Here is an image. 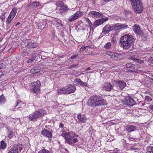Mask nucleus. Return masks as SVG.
Listing matches in <instances>:
<instances>
[{
    "mask_svg": "<svg viewBox=\"0 0 153 153\" xmlns=\"http://www.w3.org/2000/svg\"><path fill=\"white\" fill-rule=\"evenodd\" d=\"M23 149V147L20 144H16L11 148L8 153H20Z\"/></svg>",
    "mask_w": 153,
    "mask_h": 153,
    "instance_id": "7",
    "label": "nucleus"
},
{
    "mask_svg": "<svg viewBox=\"0 0 153 153\" xmlns=\"http://www.w3.org/2000/svg\"><path fill=\"white\" fill-rule=\"evenodd\" d=\"M81 86H83V87H87L88 86V85H87V83L85 82H83L82 81H81V82L80 83V84H79Z\"/></svg>",
    "mask_w": 153,
    "mask_h": 153,
    "instance_id": "43",
    "label": "nucleus"
},
{
    "mask_svg": "<svg viewBox=\"0 0 153 153\" xmlns=\"http://www.w3.org/2000/svg\"><path fill=\"white\" fill-rule=\"evenodd\" d=\"M62 136L64 137L65 141L66 142H68V140L67 139V133H62Z\"/></svg>",
    "mask_w": 153,
    "mask_h": 153,
    "instance_id": "44",
    "label": "nucleus"
},
{
    "mask_svg": "<svg viewBox=\"0 0 153 153\" xmlns=\"http://www.w3.org/2000/svg\"><path fill=\"white\" fill-rule=\"evenodd\" d=\"M112 82L115 84L114 87V90L115 91H119L126 86V82L123 81L112 80Z\"/></svg>",
    "mask_w": 153,
    "mask_h": 153,
    "instance_id": "4",
    "label": "nucleus"
},
{
    "mask_svg": "<svg viewBox=\"0 0 153 153\" xmlns=\"http://www.w3.org/2000/svg\"><path fill=\"white\" fill-rule=\"evenodd\" d=\"M8 137L9 138H11L13 136V132L12 131L9 130L8 131Z\"/></svg>",
    "mask_w": 153,
    "mask_h": 153,
    "instance_id": "41",
    "label": "nucleus"
},
{
    "mask_svg": "<svg viewBox=\"0 0 153 153\" xmlns=\"http://www.w3.org/2000/svg\"><path fill=\"white\" fill-rule=\"evenodd\" d=\"M6 100L3 94L0 96V104H3L6 102Z\"/></svg>",
    "mask_w": 153,
    "mask_h": 153,
    "instance_id": "30",
    "label": "nucleus"
},
{
    "mask_svg": "<svg viewBox=\"0 0 153 153\" xmlns=\"http://www.w3.org/2000/svg\"><path fill=\"white\" fill-rule=\"evenodd\" d=\"M59 127L61 128H63V125L61 123L59 124Z\"/></svg>",
    "mask_w": 153,
    "mask_h": 153,
    "instance_id": "57",
    "label": "nucleus"
},
{
    "mask_svg": "<svg viewBox=\"0 0 153 153\" xmlns=\"http://www.w3.org/2000/svg\"><path fill=\"white\" fill-rule=\"evenodd\" d=\"M133 65L131 62L127 63L126 64V67L128 68H130L132 70Z\"/></svg>",
    "mask_w": 153,
    "mask_h": 153,
    "instance_id": "35",
    "label": "nucleus"
},
{
    "mask_svg": "<svg viewBox=\"0 0 153 153\" xmlns=\"http://www.w3.org/2000/svg\"><path fill=\"white\" fill-rule=\"evenodd\" d=\"M46 24V22L44 21L39 22L38 25L39 28L41 30L44 29L45 28Z\"/></svg>",
    "mask_w": 153,
    "mask_h": 153,
    "instance_id": "25",
    "label": "nucleus"
},
{
    "mask_svg": "<svg viewBox=\"0 0 153 153\" xmlns=\"http://www.w3.org/2000/svg\"><path fill=\"white\" fill-rule=\"evenodd\" d=\"M135 71H133V70H128L126 72L127 73H129V72H130V73H132V72H134Z\"/></svg>",
    "mask_w": 153,
    "mask_h": 153,
    "instance_id": "54",
    "label": "nucleus"
},
{
    "mask_svg": "<svg viewBox=\"0 0 153 153\" xmlns=\"http://www.w3.org/2000/svg\"><path fill=\"white\" fill-rule=\"evenodd\" d=\"M137 59H136L135 57L133 58V59L132 60L133 61L135 62H137Z\"/></svg>",
    "mask_w": 153,
    "mask_h": 153,
    "instance_id": "56",
    "label": "nucleus"
},
{
    "mask_svg": "<svg viewBox=\"0 0 153 153\" xmlns=\"http://www.w3.org/2000/svg\"><path fill=\"white\" fill-rule=\"evenodd\" d=\"M17 9L16 8L13 9L10 13L9 16L13 18H14L17 13Z\"/></svg>",
    "mask_w": 153,
    "mask_h": 153,
    "instance_id": "26",
    "label": "nucleus"
},
{
    "mask_svg": "<svg viewBox=\"0 0 153 153\" xmlns=\"http://www.w3.org/2000/svg\"><path fill=\"white\" fill-rule=\"evenodd\" d=\"M38 153H50V152L48 150L43 149L40 150Z\"/></svg>",
    "mask_w": 153,
    "mask_h": 153,
    "instance_id": "38",
    "label": "nucleus"
},
{
    "mask_svg": "<svg viewBox=\"0 0 153 153\" xmlns=\"http://www.w3.org/2000/svg\"><path fill=\"white\" fill-rule=\"evenodd\" d=\"M16 104L15 106V107H18V108L19 109L21 108L22 106L23 105V102L22 101H16Z\"/></svg>",
    "mask_w": 153,
    "mask_h": 153,
    "instance_id": "32",
    "label": "nucleus"
},
{
    "mask_svg": "<svg viewBox=\"0 0 153 153\" xmlns=\"http://www.w3.org/2000/svg\"><path fill=\"white\" fill-rule=\"evenodd\" d=\"M101 19L102 20L103 23L104 22L107 21L108 19V17H106L105 18H102Z\"/></svg>",
    "mask_w": 153,
    "mask_h": 153,
    "instance_id": "53",
    "label": "nucleus"
},
{
    "mask_svg": "<svg viewBox=\"0 0 153 153\" xmlns=\"http://www.w3.org/2000/svg\"><path fill=\"white\" fill-rule=\"evenodd\" d=\"M6 144L5 143L4 141L3 140L1 141V142L0 149H4L6 148Z\"/></svg>",
    "mask_w": 153,
    "mask_h": 153,
    "instance_id": "33",
    "label": "nucleus"
},
{
    "mask_svg": "<svg viewBox=\"0 0 153 153\" xmlns=\"http://www.w3.org/2000/svg\"><path fill=\"white\" fill-rule=\"evenodd\" d=\"M36 56V55L35 53H33L32 54V58L28 59L27 61V63H32L33 62L35 59Z\"/></svg>",
    "mask_w": 153,
    "mask_h": 153,
    "instance_id": "28",
    "label": "nucleus"
},
{
    "mask_svg": "<svg viewBox=\"0 0 153 153\" xmlns=\"http://www.w3.org/2000/svg\"><path fill=\"white\" fill-rule=\"evenodd\" d=\"M32 4L33 7L36 8L39 5V2L38 1H35L32 3Z\"/></svg>",
    "mask_w": 153,
    "mask_h": 153,
    "instance_id": "39",
    "label": "nucleus"
},
{
    "mask_svg": "<svg viewBox=\"0 0 153 153\" xmlns=\"http://www.w3.org/2000/svg\"><path fill=\"white\" fill-rule=\"evenodd\" d=\"M105 54L110 56V58L116 61H118L120 57L121 54L111 51H108Z\"/></svg>",
    "mask_w": 153,
    "mask_h": 153,
    "instance_id": "9",
    "label": "nucleus"
},
{
    "mask_svg": "<svg viewBox=\"0 0 153 153\" xmlns=\"http://www.w3.org/2000/svg\"><path fill=\"white\" fill-rule=\"evenodd\" d=\"M55 5L58 7H60L63 6L64 4L63 2L62 1L60 0L57 1L55 3Z\"/></svg>",
    "mask_w": 153,
    "mask_h": 153,
    "instance_id": "31",
    "label": "nucleus"
},
{
    "mask_svg": "<svg viewBox=\"0 0 153 153\" xmlns=\"http://www.w3.org/2000/svg\"><path fill=\"white\" fill-rule=\"evenodd\" d=\"M4 73L3 72L1 71L0 72V77L2 76L3 74Z\"/></svg>",
    "mask_w": 153,
    "mask_h": 153,
    "instance_id": "60",
    "label": "nucleus"
},
{
    "mask_svg": "<svg viewBox=\"0 0 153 153\" xmlns=\"http://www.w3.org/2000/svg\"><path fill=\"white\" fill-rule=\"evenodd\" d=\"M141 1V0H139L131 4L132 8L136 13H141L143 11L144 8Z\"/></svg>",
    "mask_w": 153,
    "mask_h": 153,
    "instance_id": "3",
    "label": "nucleus"
},
{
    "mask_svg": "<svg viewBox=\"0 0 153 153\" xmlns=\"http://www.w3.org/2000/svg\"><path fill=\"white\" fill-rule=\"evenodd\" d=\"M86 20V22L88 23L90 27V29L91 30L93 28L92 23L88 18H87Z\"/></svg>",
    "mask_w": 153,
    "mask_h": 153,
    "instance_id": "36",
    "label": "nucleus"
},
{
    "mask_svg": "<svg viewBox=\"0 0 153 153\" xmlns=\"http://www.w3.org/2000/svg\"><path fill=\"white\" fill-rule=\"evenodd\" d=\"M5 67V65L1 63H0V69H3Z\"/></svg>",
    "mask_w": 153,
    "mask_h": 153,
    "instance_id": "51",
    "label": "nucleus"
},
{
    "mask_svg": "<svg viewBox=\"0 0 153 153\" xmlns=\"http://www.w3.org/2000/svg\"><path fill=\"white\" fill-rule=\"evenodd\" d=\"M103 0V1H105V2H108L110 1L111 0Z\"/></svg>",
    "mask_w": 153,
    "mask_h": 153,
    "instance_id": "63",
    "label": "nucleus"
},
{
    "mask_svg": "<svg viewBox=\"0 0 153 153\" xmlns=\"http://www.w3.org/2000/svg\"><path fill=\"white\" fill-rule=\"evenodd\" d=\"M144 61L143 60H140L139 59H137V63H138L140 64L144 63Z\"/></svg>",
    "mask_w": 153,
    "mask_h": 153,
    "instance_id": "48",
    "label": "nucleus"
},
{
    "mask_svg": "<svg viewBox=\"0 0 153 153\" xmlns=\"http://www.w3.org/2000/svg\"><path fill=\"white\" fill-rule=\"evenodd\" d=\"M96 100L95 106L105 105V101L102 98L99 96H97Z\"/></svg>",
    "mask_w": 153,
    "mask_h": 153,
    "instance_id": "11",
    "label": "nucleus"
},
{
    "mask_svg": "<svg viewBox=\"0 0 153 153\" xmlns=\"http://www.w3.org/2000/svg\"><path fill=\"white\" fill-rule=\"evenodd\" d=\"M91 69V68L90 67H88L87 68H86L85 69L86 71H87L88 70H90Z\"/></svg>",
    "mask_w": 153,
    "mask_h": 153,
    "instance_id": "64",
    "label": "nucleus"
},
{
    "mask_svg": "<svg viewBox=\"0 0 153 153\" xmlns=\"http://www.w3.org/2000/svg\"><path fill=\"white\" fill-rule=\"evenodd\" d=\"M130 149H131L132 150H136L137 151H139V149L138 148H135L134 146H132L130 147Z\"/></svg>",
    "mask_w": 153,
    "mask_h": 153,
    "instance_id": "50",
    "label": "nucleus"
},
{
    "mask_svg": "<svg viewBox=\"0 0 153 153\" xmlns=\"http://www.w3.org/2000/svg\"><path fill=\"white\" fill-rule=\"evenodd\" d=\"M13 18L9 16L7 20V24H10L11 22V21L13 20Z\"/></svg>",
    "mask_w": 153,
    "mask_h": 153,
    "instance_id": "40",
    "label": "nucleus"
},
{
    "mask_svg": "<svg viewBox=\"0 0 153 153\" xmlns=\"http://www.w3.org/2000/svg\"><path fill=\"white\" fill-rule=\"evenodd\" d=\"M82 12L78 11L76 12L74 15L70 16L68 19V20L70 22H71L78 19L82 15Z\"/></svg>",
    "mask_w": 153,
    "mask_h": 153,
    "instance_id": "12",
    "label": "nucleus"
},
{
    "mask_svg": "<svg viewBox=\"0 0 153 153\" xmlns=\"http://www.w3.org/2000/svg\"><path fill=\"white\" fill-rule=\"evenodd\" d=\"M149 108L153 110V105H150Z\"/></svg>",
    "mask_w": 153,
    "mask_h": 153,
    "instance_id": "58",
    "label": "nucleus"
},
{
    "mask_svg": "<svg viewBox=\"0 0 153 153\" xmlns=\"http://www.w3.org/2000/svg\"><path fill=\"white\" fill-rule=\"evenodd\" d=\"M134 39L132 36L126 34L122 36L120 39V44L124 49H128L131 45Z\"/></svg>",
    "mask_w": 153,
    "mask_h": 153,
    "instance_id": "1",
    "label": "nucleus"
},
{
    "mask_svg": "<svg viewBox=\"0 0 153 153\" xmlns=\"http://www.w3.org/2000/svg\"><path fill=\"white\" fill-rule=\"evenodd\" d=\"M103 23L101 19H99L95 21L93 25V26H98Z\"/></svg>",
    "mask_w": 153,
    "mask_h": 153,
    "instance_id": "27",
    "label": "nucleus"
},
{
    "mask_svg": "<svg viewBox=\"0 0 153 153\" xmlns=\"http://www.w3.org/2000/svg\"><path fill=\"white\" fill-rule=\"evenodd\" d=\"M67 139L68 140V142H66L68 144L73 146V143H76L78 141V139L76 138L73 139L75 136V134L73 132H68L67 133Z\"/></svg>",
    "mask_w": 153,
    "mask_h": 153,
    "instance_id": "6",
    "label": "nucleus"
},
{
    "mask_svg": "<svg viewBox=\"0 0 153 153\" xmlns=\"http://www.w3.org/2000/svg\"><path fill=\"white\" fill-rule=\"evenodd\" d=\"M97 96H94L91 97L88 101V105L90 106H95Z\"/></svg>",
    "mask_w": 153,
    "mask_h": 153,
    "instance_id": "13",
    "label": "nucleus"
},
{
    "mask_svg": "<svg viewBox=\"0 0 153 153\" xmlns=\"http://www.w3.org/2000/svg\"><path fill=\"white\" fill-rule=\"evenodd\" d=\"M41 133L44 136L48 138H51L52 136L51 132L45 129L42 131Z\"/></svg>",
    "mask_w": 153,
    "mask_h": 153,
    "instance_id": "19",
    "label": "nucleus"
},
{
    "mask_svg": "<svg viewBox=\"0 0 153 153\" xmlns=\"http://www.w3.org/2000/svg\"><path fill=\"white\" fill-rule=\"evenodd\" d=\"M128 27L126 24H117L116 25L114 26L115 29H122L124 28H126Z\"/></svg>",
    "mask_w": 153,
    "mask_h": 153,
    "instance_id": "20",
    "label": "nucleus"
},
{
    "mask_svg": "<svg viewBox=\"0 0 153 153\" xmlns=\"http://www.w3.org/2000/svg\"><path fill=\"white\" fill-rule=\"evenodd\" d=\"M124 103L128 106H132L135 104L136 102L131 97L129 96L124 101Z\"/></svg>",
    "mask_w": 153,
    "mask_h": 153,
    "instance_id": "10",
    "label": "nucleus"
},
{
    "mask_svg": "<svg viewBox=\"0 0 153 153\" xmlns=\"http://www.w3.org/2000/svg\"><path fill=\"white\" fill-rule=\"evenodd\" d=\"M140 68V65L137 64H135L133 65V70L135 71L134 73H137V71H139Z\"/></svg>",
    "mask_w": 153,
    "mask_h": 153,
    "instance_id": "29",
    "label": "nucleus"
},
{
    "mask_svg": "<svg viewBox=\"0 0 153 153\" xmlns=\"http://www.w3.org/2000/svg\"><path fill=\"white\" fill-rule=\"evenodd\" d=\"M5 13L3 12L0 16V19H1L2 21L5 18Z\"/></svg>",
    "mask_w": 153,
    "mask_h": 153,
    "instance_id": "42",
    "label": "nucleus"
},
{
    "mask_svg": "<svg viewBox=\"0 0 153 153\" xmlns=\"http://www.w3.org/2000/svg\"><path fill=\"white\" fill-rule=\"evenodd\" d=\"M45 111L43 110H39L35 112L33 114H30L29 116L30 120L33 121L38 119L40 117L44 115Z\"/></svg>",
    "mask_w": 153,
    "mask_h": 153,
    "instance_id": "5",
    "label": "nucleus"
},
{
    "mask_svg": "<svg viewBox=\"0 0 153 153\" xmlns=\"http://www.w3.org/2000/svg\"><path fill=\"white\" fill-rule=\"evenodd\" d=\"M40 70L38 66H35L32 68L30 70V72L33 74H35L40 72Z\"/></svg>",
    "mask_w": 153,
    "mask_h": 153,
    "instance_id": "22",
    "label": "nucleus"
},
{
    "mask_svg": "<svg viewBox=\"0 0 153 153\" xmlns=\"http://www.w3.org/2000/svg\"><path fill=\"white\" fill-rule=\"evenodd\" d=\"M46 56H41V58L42 59H45Z\"/></svg>",
    "mask_w": 153,
    "mask_h": 153,
    "instance_id": "61",
    "label": "nucleus"
},
{
    "mask_svg": "<svg viewBox=\"0 0 153 153\" xmlns=\"http://www.w3.org/2000/svg\"><path fill=\"white\" fill-rule=\"evenodd\" d=\"M134 57V56H130L129 58V59H131V60H132L133 59V58Z\"/></svg>",
    "mask_w": 153,
    "mask_h": 153,
    "instance_id": "59",
    "label": "nucleus"
},
{
    "mask_svg": "<svg viewBox=\"0 0 153 153\" xmlns=\"http://www.w3.org/2000/svg\"><path fill=\"white\" fill-rule=\"evenodd\" d=\"M133 30L134 33L138 35H142L143 33L142 31L141 30L139 26L135 24L133 27Z\"/></svg>",
    "mask_w": 153,
    "mask_h": 153,
    "instance_id": "16",
    "label": "nucleus"
},
{
    "mask_svg": "<svg viewBox=\"0 0 153 153\" xmlns=\"http://www.w3.org/2000/svg\"><path fill=\"white\" fill-rule=\"evenodd\" d=\"M147 151V153H151L152 152V146L148 147Z\"/></svg>",
    "mask_w": 153,
    "mask_h": 153,
    "instance_id": "46",
    "label": "nucleus"
},
{
    "mask_svg": "<svg viewBox=\"0 0 153 153\" xmlns=\"http://www.w3.org/2000/svg\"><path fill=\"white\" fill-rule=\"evenodd\" d=\"M149 59L150 61H153V58H152V57H150Z\"/></svg>",
    "mask_w": 153,
    "mask_h": 153,
    "instance_id": "62",
    "label": "nucleus"
},
{
    "mask_svg": "<svg viewBox=\"0 0 153 153\" xmlns=\"http://www.w3.org/2000/svg\"><path fill=\"white\" fill-rule=\"evenodd\" d=\"M78 64H73L69 66L68 69H72L74 68H75L78 66Z\"/></svg>",
    "mask_w": 153,
    "mask_h": 153,
    "instance_id": "45",
    "label": "nucleus"
},
{
    "mask_svg": "<svg viewBox=\"0 0 153 153\" xmlns=\"http://www.w3.org/2000/svg\"><path fill=\"white\" fill-rule=\"evenodd\" d=\"M86 47H87V46L82 47L80 49V51H83L85 49V48Z\"/></svg>",
    "mask_w": 153,
    "mask_h": 153,
    "instance_id": "52",
    "label": "nucleus"
},
{
    "mask_svg": "<svg viewBox=\"0 0 153 153\" xmlns=\"http://www.w3.org/2000/svg\"><path fill=\"white\" fill-rule=\"evenodd\" d=\"M76 89L73 85L69 84L61 88L58 89V93L59 94H68L74 93Z\"/></svg>",
    "mask_w": 153,
    "mask_h": 153,
    "instance_id": "2",
    "label": "nucleus"
},
{
    "mask_svg": "<svg viewBox=\"0 0 153 153\" xmlns=\"http://www.w3.org/2000/svg\"><path fill=\"white\" fill-rule=\"evenodd\" d=\"M88 14L93 18H100L102 15L101 13L95 11H91Z\"/></svg>",
    "mask_w": 153,
    "mask_h": 153,
    "instance_id": "18",
    "label": "nucleus"
},
{
    "mask_svg": "<svg viewBox=\"0 0 153 153\" xmlns=\"http://www.w3.org/2000/svg\"><path fill=\"white\" fill-rule=\"evenodd\" d=\"M137 59H136L135 57L133 58V59L132 60L133 61L135 62H137Z\"/></svg>",
    "mask_w": 153,
    "mask_h": 153,
    "instance_id": "55",
    "label": "nucleus"
},
{
    "mask_svg": "<svg viewBox=\"0 0 153 153\" xmlns=\"http://www.w3.org/2000/svg\"><path fill=\"white\" fill-rule=\"evenodd\" d=\"M81 81V79L77 78L75 79L74 82L76 85H79Z\"/></svg>",
    "mask_w": 153,
    "mask_h": 153,
    "instance_id": "37",
    "label": "nucleus"
},
{
    "mask_svg": "<svg viewBox=\"0 0 153 153\" xmlns=\"http://www.w3.org/2000/svg\"><path fill=\"white\" fill-rule=\"evenodd\" d=\"M127 131L128 132H131L132 131H134L136 129V127L133 125H130L128 126H127L126 127Z\"/></svg>",
    "mask_w": 153,
    "mask_h": 153,
    "instance_id": "24",
    "label": "nucleus"
},
{
    "mask_svg": "<svg viewBox=\"0 0 153 153\" xmlns=\"http://www.w3.org/2000/svg\"><path fill=\"white\" fill-rule=\"evenodd\" d=\"M38 44L35 42H30L27 45V47L29 48H35L38 46Z\"/></svg>",
    "mask_w": 153,
    "mask_h": 153,
    "instance_id": "23",
    "label": "nucleus"
},
{
    "mask_svg": "<svg viewBox=\"0 0 153 153\" xmlns=\"http://www.w3.org/2000/svg\"><path fill=\"white\" fill-rule=\"evenodd\" d=\"M78 122L80 123H85L86 120V117L83 114H79L77 116Z\"/></svg>",
    "mask_w": 153,
    "mask_h": 153,
    "instance_id": "14",
    "label": "nucleus"
},
{
    "mask_svg": "<svg viewBox=\"0 0 153 153\" xmlns=\"http://www.w3.org/2000/svg\"><path fill=\"white\" fill-rule=\"evenodd\" d=\"M77 57L78 54L73 55L71 57L70 59H76L77 58Z\"/></svg>",
    "mask_w": 153,
    "mask_h": 153,
    "instance_id": "47",
    "label": "nucleus"
},
{
    "mask_svg": "<svg viewBox=\"0 0 153 153\" xmlns=\"http://www.w3.org/2000/svg\"><path fill=\"white\" fill-rule=\"evenodd\" d=\"M33 88L31 89V91L35 93H38L39 92L40 88V86L41 84L39 81H37L36 82H34L32 83Z\"/></svg>",
    "mask_w": 153,
    "mask_h": 153,
    "instance_id": "8",
    "label": "nucleus"
},
{
    "mask_svg": "<svg viewBox=\"0 0 153 153\" xmlns=\"http://www.w3.org/2000/svg\"><path fill=\"white\" fill-rule=\"evenodd\" d=\"M114 85H113L108 82L105 83L103 87V89L106 91H109L113 89L114 90Z\"/></svg>",
    "mask_w": 153,
    "mask_h": 153,
    "instance_id": "15",
    "label": "nucleus"
},
{
    "mask_svg": "<svg viewBox=\"0 0 153 153\" xmlns=\"http://www.w3.org/2000/svg\"><path fill=\"white\" fill-rule=\"evenodd\" d=\"M113 27H111L108 25H106L103 29L102 33L104 34H106L108 33L110 31L113 29Z\"/></svg>",
    "mask_w": 153,
    "mask_h": 153,
    "instance_id": "17",
    "label": "nucleus"
},
{
    "mask_svg": "<svg viewBox=\"0 0 153 153\" xmlns=\"http://www.w3.org/2000/svg\"><path fill=\"white\" fill-rule=\"evenodd\" d=\"M111 44L110 42H108L104 45V48L106 49H109L111 48Z\"/></svg>",
    "mask_w": 153,
    "mask_h": 153,
    "instance_id": "34",
    "label": "nucleus"
},
{
    "mask_svg": "<svg viewBox=\"0 0 153 153\" xmlns=\"http://www.w3.org/2000/svg\"><path fill=\"white\" fill-rule=\"evenodd\" d=\"M59 7L60 8L58 10V12L60 13L65 12L68 9V7L66 5H64L63 6Z\"/></svg>",
    "mask_w": 153,
    "mask_h": 153,
    "instance_id": "21",
    "label": "nucleus"
},
{
    "mask_svg": "<svg viewBox=\"0 0 153 153\" xmlns=\"http://www.w3.org/2000/svg\"><path fill=\"white\" fill-rule=\"evenodd\" d=\"M145 99L146 100L149 101V100L152 101V99L149 96H146L145 97Z\"/></svg>",
    "mask_w": 153,
    "mask_h": 153,
    "instance_id": "49",
    "label": "nucleus"
}]
</instances>
